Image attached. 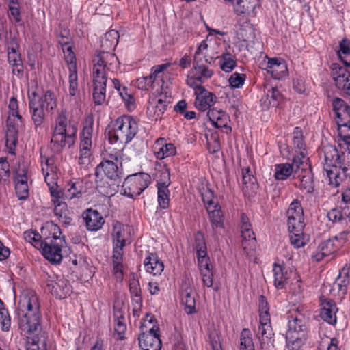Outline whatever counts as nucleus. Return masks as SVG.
<instances>
[{"instance_id": "nucleus-44", "label": "nucleus", "mask_w": 350, "mask_h": 350, "mask_svg": "<svg viewBox=\"0 0 350 350\" xmlns=\"http://www.w3.org/2000/svg\"><path fill=\"white\" fill-rule=\"evenodd\" d=\"M240 340V350H254L250 329L242 330Z\"/></svg>"}, {"instance_id": "nucleus-12", "label": "nucleus", "mask_w": 350, "mask_h": 350, "mask_svg": "<svg viewBox=\"0 0 350 350\" xmlns=\"http://www.w3.org/2000/svg\"><path fill=\"white\" fill-rule=\"evenodd\" d=\"M331 68L336 87L350 96V72L337 64H332Z\"/></svg>"}, {"instance_id": "nucleus-24", "label": "nucleus", "mask_w": 350, "mask_h": 350, "mask_svg": "<svg viewBox=\"0 0 350 350\" xmlns=\"http://www.w3.org/2000/svg\"><path fill=\"white\" fill-rule=\"evenodd\" d=\"M266 70L275 79H280L288 74L287 64L280 58H269Z\"/></svg>"}, {"instance_id": "nucleus-42", "label": "nucleus", "mask_w": 350, "mask_h": 350, "mask_svg": "<svg viewBox=\"0 0 350 350\" xmlns=\"http://www.w3.org/2000/svg\"><path fill=\"white\" fill-rule=\"evenodd\" d=\"M49 176L46 174L45 176V182L49 187L50 193L52 196V201L53 203H57L59 202H62V198H65L64 190H59L57 189V185L55 181L49 182Z\"/></svg>"}, {"instance_id": "nucleus-19", "label": "nucleus", "mask_w": 350, "mask_h": 350, "mask_svg": "<svg viewBox=\"0 0 350 350\" xmlns=\"http://www.w3.org/2000/svg\"><path fill=\"white\" fill-rule=\"evenodd\" d=\"M113 245L125 246L130 237L129 228L117 220L112 222Z\"/></svg>"}, {"instance_id": "nucleus-51", "label": "nucleus", "mask_w": 350, "mask_h": 350, "mask_svg": "<svg viewBox=\"0 0 350 350\" xmlns=\"http://www.w3.org/2000/svg\"><path fill=\"white\" fill-rule=\"evenodd\" d=\"M345 215H347L345 208L342 210L340 207H336L327 213V217L332 222H340L342 220H346Z\"/></svg>"}, {"instance_id": "nucleus-48", "label": "nucleus", "mask_w": 350, "mask_h": 350, "mask_svg": "<svg viewBox=\"0 0 350 350\" xmlns=\"http://www.w3.org/2000/svg\"><path fill=\"white\" fill-rule=\"evenodd\" d=\"M158 193V202L161 208H166L169 204L170 191L168 187L157 186Z\"/></svg>"}, {"instance_id": "nucleus-22", "label": "nucleus", "mask_w": 350, "mask_h": 350, "mask_svg": "<svg viewBox=\"0 0 350 350\" xmlns=\"http://www.w3.org/2000/svg\"><path fill=\"white\" fill-rule=\"evenodd\" d=\"M37 93L33 92L31 95H29V107L31 114V118L36 127L40 126L45 118V111L44 108L41 107L37 102Z\"/></svg>"}, {"instance_id": "nucleus-5", "label": "nucleus", "mask_w": 350, "mask_h": 350, "mask_svg": "<svg viewBox=\"0 0 350 350\" xmlns=\"http://www.w3.org/2000/svg\"><path fill=\"white\" fill-rule=\"evenodd\" d=\"M110 129L107 132L111 144L119 142L121 144H128L135 136L138 131L137 122L131 116L123 115L113 121L109 126Z\"/></svg>"}, {"instance_id": "nucleus-39", "label": "nucleus", "mask_w": 350, "mask_h": 350, "mask_svg": "<svg viewBox=\"0 0 350 350\" xmlns=\"http://www.w3.org/2000/svg\"><path fill=\"white\" fill-rule=\"evenodd\" d=\"M213 228H222L224 217L219 205L213 208L207 209Z\"/></svg>"}, {"instance_id": "nucleus-56", "label": "nucleus", "mask_w": 350, "mask_h": 350, "mask_svg": "<svg viewBox=\"0 0 350 350\" xmlns=\"http://www.w3.org/2000/svg\"><path fill=\"white\" fill-rule=\"evenodd\" d=\"M8 15L10 18H12L17 23H19L21 21L19 8L17 5V2L14 0L10 1Z\"/></svg>"}, {"instance_id": "nucleus-36", "label": "nucleus", "mask_w": 350, "mask_h": 350, "mask_svg": "<svg viewBox=\"0 0 350 350\" xmlns=\"http://www.w3.org/2000/svg\"><path fill=\"white\" fill-rule=\"evenodd\" d=\"M37 102L40 107L44 108L46 111H53L57 107V101L55 95L51 90H47L44 94L37 99Z\"/></svg>"}, {"instance_id": "nucleus-34", "label": "nucleus", "mask_w": 350, "mask_h": 350, "mask_svg": "<svg viewBox=\"0 0 350 350\" xmlns=\"http://www.w3.org/2000/svg\"><path fill=\"white\" fill-rule=\"evenodd\" d=\"M285 267L280 264L274 263L273 272L274 275V284L278 289H282L284 287L287 280V272L284 271Z\"/></svg>"}, {"instance_id": "nucleus-47", "label": "nucleus", "mask_w": 350, "mask_h": 350, "mask_svg": "<svg viewBox=\"0 0 350 350\" xmlns=\"http://www.w3.org/2000/svg\"><path fill=\"white\" fill-rule=\"evenodd\" d=\"M319 246L320 250L329 256L336 252L340 247V244L337 243L334 238H332L323 241Z\"/></svg>"}, {"instance_id": "nucleus-55", "label": "nucleus", "mask_w": 350, "mask_h": 350, "mask_svg": "<svg viewBox=\"0 0 350 350\" xmlns=\"http://www.w3.org/2000/svg\"><path fill=\"white\" fill-rule=\"evenodd\" d=\"M195 249L197 254L207 253L204 236L201 232H197L195 234Z\"/></svg>"}, {"instance_id": "nucleus-46", "label": "nucleus", "mask_w": 350, "mask_h": 350, "mask_svg": "<svg viewBox=\"0 0 350 350\" xmlns=\"http://www.w3.org/2000/svg\"><path fill=\"white\" fill-rule=\"evenodd\" d=\"M293 144L294 147L301 151H306V144L304 141L303 132L300 127H295L293 133Z\"/></svg>"}, {"instance_id": "nucleus-4", "label": "nucleus", "mask_w": 350, "mask_h": 350, "mask_svg": "<svg viewBox=\"0 0 350 350\" xmlns=\"http://www.w3.org/2000/svg\"><path fill=\"white\" fill-rule=\"evenodd\" d=\"M52 236H46L44 239L40 243V248L43 256L46 259L52 263L58 264L62 260V248L66 245L64 237H61V230L59 227L53 224H47L45 228H43L42 233L46 235V232Z\"/></svg>"}, {"instance_id": "nucleus-8", "label": "nucleus", "mask_w": 350, "mask_h": 350, "mask_svg": "<svg viewBox=\"0 0 350 350\" xmlns=\"http://www.w3.org/2000/svg\"><path fill=\"white\" fill-rule=\"evenodd\" d=\"M148 174L141 172L128 176L122 185L121 193L131 198L139 196L150 184Z\"/></svg>"}, {"instance_id": "nucleus-13", "label": "nucleus", "mask_w": 350, "mask_h": 350, "mask_svg": "<svg viewBox=\"0 0 350 350\" xmlns=\"http://www.w3.org/2000/svg\"><path fill=\"white\" fill-rule=\"evenodd\" d=\"M160 329H148L139 336V345L142 350H160L161 341Z\"/></svg>"}, {"instance_id": "nucleus-45", "label": "nucleus", "mask_w": 350, "mask_h": 350, "mask_svg": "<svg viewBox=\"0 0 350 350\" xmlns=\"http://www.w3.org/2000/svg\"><path fill=\"white\" fill-rule=\"evenodd\" d=\"M15 184V191L18 199L25 200L29 196V186L27 180H14Z\"/></svg>"}, {"instance_id": "nucleus-25", "label": "nucleus", "mask_w": 350, "mask_h": 350, "mask_svg": "<svg viewBox=\"0 0 350 350\" xmlns=\"http://www.w3.org/2000/svg\"><path fill=\"white\" fill-rule=\"evenodd\" d=\"M333 111L337 124L350 122V106L342 99L335 98L332 100Z\"/></svg>"}, {"instance_id": "nucleus-21", "label": "nucleus", "mask_w": 350, "mask_h": 350, "mask_svg": "<svg viewBox=\"0 0 350 350\" xmlns=\"http://www.w3.org/2000/svg\"><path fill=\"white\" fill-rule=\"evenodd\" d=\"M205 63H208V59L198 58V56L197 57H194L193 68L190 72L196 75V78L200 81H204V80L210 79L213 75V71L209 69ZM208 63L211 62H208Z\"/></svg>"}, {"instance_id": "nucleus-64", "label": "nucleus", "mask_w": 350, "mask_h": 350, "mask_svg": "<svg viewBox=\"0 0 350 350\" xmlns=\"http://www.w3.org/2000/svg\"><path fill=\"white\" fill-rule=\"evenodd\" d=\"M27 172V165L24 162L18 163V165L15 170V176L14 180H28Z\"/></svg>"}, {"instance_id": "nucleus-49", "label": "nucleus", "mask_w": 350, "mask_h": 350, "mask_svg": "<svg viewBox=\"0 0 350 350\" xmlns=\"http://www.w3.org/2000/svg\"><path fill=\"white\" fill-rule=\"evenodd\" d=\"M68 187L66 190L64 189L65 198L72 199L81 194L83 190L81 182L70 183L68 184Z\"/></svg>"}, {"instance_id": "nucleus-33", "label": "nucleus", "mask_w": 350, "mask_h": 350, "mask_svg": "<svg viewBox=\"0 0 350 350\" xmlns=\"http://www.w3.org/2000/svg\"><path fill=\"white\" fill-rule=\"evenodd\" d=\"M94 120L90 117L84 122L81 134L80 147L91 148Z\"/></svg>"}, {"instance_id": "nucleus-50", "label": "nucleus", "mask_w": 350, "mask_h": 350, "mask_svg": "<svg viewBox=\"0 0 350 350\" xmlns=\"http://www.w3.org/2000/svg\"><path fill=\"white\" fill-rule=\"evenodd\" d=\"M303 329H287L286 333V338L288 343H291L293 345H301L302 339L301 338Z\"/></svg>"}, {"instance_id": "nucleus-28", "label": "nucleus", "mask_w": 350, "mask_h": 350, "mask_svg": "<svg viewBox=\"0 0 350 350\" xmlns=\"http://www.w3.org/2000/svg\"><path fill=\"white\" fill-rule=\"evenodd\" d=\"M18 142V129L10 118L7 120V130L5 133V146L9 153L15 154V149Z\"/></svg>"}, {"instance_id": "nucleus-41", "label": "nucleus", "mask_w": 350, "mask_h": 350, "mask_svg": "<svg viewBox=\"0 0 350 350\" xmlns=\"http://www.w3.org/2000/svg\"><path fill=\"white\" fill-rule=\"evenodd\" d=\"M306 152L301 151L299 153V155L295 156L293 159L292 163H290L291 165L293 166V169L295 172V174H299L302 168H308V163L306 161L308 159L306 157Z\"/></svg>"}, {"instance_id": "nucleus-26", "label": "nucleus", "mask_w": 350, "mask_h": 350, "mask_svg": "<svg viewBox=\"0 0 350 350\" xmlns=\"http://www.w3.org/2000/svg\"><path fill=\"white\" fill-rule=\"evenodd\" d=\"M321 301L322 306L321 317L322 319L329 325H334L336 323V313L338 311L335 302L329 299H321Z\"/></svg>"}, {"instance_id": "nucleus-27", "label": "nucleus", "mask_w": 350, "mask_h": 350, "mask_svg": "<svg viewBox=\"0 0 350 350\" xmlns=\"http://www.w3.org/2000/svg\"><path fill=\"white\" fill-rule=\"evenodd\" d=\"M350 267L345 264L340 270L339 275L333 285V290L337 289L338 295L343 296L347 293V286L350 282Z\"/></svg>"}, {"instance_id": "nucleus-16", "label": "nucleus", "mask_w": 350, "mask_h": 350, "mask_svg": "<svg viewBox=\"0 0 350 350\" xmlns=\"http://www.w3.org/2000/svg\"><path fill=\"white\" fill-rule=\"evenodd\" d=\"M195 106L202 111H205L213 106L217 101V96L205 88H200L195 93Z\"/></svg>"}, {"instance_id": "nucleus-57", "label": "nucleus", "mask_w": 350, "mask_h": 350, "mask_svg": "<svg viewBox=\"0 0 350 350\" xmlns=\"http://www.w3.org/2000/svg\"><path fill=\"white\" fill-rule=\"evenodd\" d=\"M245 79V74L234 72L230 77L228 81L232 88H240L243 85Z\"/></svg>"}, {"instance_id": "nucleus-23", "label": "nucleus", "mask_w": 350, "mask_h": 350, "mask_svg": "<svg viewBox=\"0 0 350 350\" xmlns=\"http://www.w3.org/2000/svg\"><path fill=\"white\" fill-rule=\"evenodd\" d=\"M68 96L70 104L72 107L77 108L80 105L81 98L78 87V75L77 70H69L68 76Z\"/></svg>"}, {"instance_id": "nucleus-40", "label": "nucleus", "mask_w": 350, "mask_h": 350, "mask_svg": "<svg viewBox=\"0 0 350 350\" xmlns=\"http://www.w3.org/2000/svg\"><path fill=\"white\" fill-rule=\"evenodd\" d=\"M119 33L116 30H110L105 34L101 46L105 49H114L118 43Z\"/></svg>"}, {"instance_id": "nucleus-63", "label": "nucleus", "mask_w": 350, "mask_h": 350, "mask_svg": "<svg viewBox=\"0 0 350 350\" xmlns=\"http://www.w3.org/2000/svg\"><path fill=\"white\" fill-rule=\"evenodd\" d=\"M287 225L289 231L301 232L304 228V219H298L295 217H288Z\"/></svg>"}, {"instance_id": "nucleus-10", "label": "nucleus", "mask_w": 350, "mask_h": 350, "mask_svg": "<svg viewBox=\"0 0 350 350\" xmlns=\"http://www.w3.org/2000/svg\"><path fill=\"white\" fill-rule=\"evenodd\" d=\"M103 172L105 175L114 182V184H117L120 182L121 178L123 176V169L122 161H116L113 163L111 160L103 161L96 167L95 170V176L96 178L99 177V175Z\"/></svg>"}, {"instance_id": "nucleus-14", "label": "nucleus", "mask_w": 350, "mask_h": 350, "mask_svg": "<svg viewBox=\"0 0 350 350\" xmlns=\"http://www.w3.org/2000/svg\"><path fill=\"white\" fill-rule=\"evenodd\" d=\"M26 350H46L45 332L42 329H27Z\"/></svg>"}, {"instance_id": "nucleus-18", "label": "nucleus", "mask_w": 350, "mask_h": 350, "mask_svg": "<svg viewBox=\"0 0 350 350\" xmlns=\"http://www.w3.org/2000/svg\"><path fill=\"white\" fill-rule=\"evenodd\" d=\"M154 155L157 159L174 156L176 154V148L174 144L167 142L165 138L157 139L152 146Z\"/></svg>"}, {"instance_id": "nucleus-15", "label": "nucleus", "mask_w": 350, "mask_h": 350, "mask_svg": "<svg viewBox=\"0 0 350 350\" xmlns=\"http://www.w3.org/2000/svg\"><path fill=\"white\" fill-rule=\"evenodd\" d=\"M8 60L12 67V73L21 77L24 73V66L18 51V44L16 42L11 43L7 48Z\"/></svg>"}, {"instance_id": "nucleus-43", "label": "nucleus", "mask_w": 350, "mask_h": 350, "mask_svg": "<svg viewBox=\"0 0 350 350\" xmlns=\"http://www.w3.org/2000/svg\"><path fill=\"white\" fill-rule=\"evenodd\" d=\"M286 215L287 217H295L297 220L304 219L303 208L297 200H295L291 203Z\"/></svg>"}, {"instance_id": "nucleus-7", "label": "nucleus", "mask_w": 350, "mask_h": 350, "mask_svg": "<svg viewBox=\"0 0 350 350\" xmlns=\"http://www.w3.org/2000/svg\"><path fill=\"white\" fill-rule=\"evenodd\" d=\"M170 64H163L152 67L151 72L148 76L139 77L136 79L135 86L142 90H148L150 88L159 91L164 89V76L165 70Z\"/></svg>"}, {"instance_id": "nucleus-6", "label": "nucleus", "mask_w": 350, "mask_h": 350, "mask_svg": "<svg viewBox=\"0 0 350 350\" xmlns=\"http://www.w3.org/2000/svg\"><path fill=\"white\" fill-rule=\"evenodd\" d=\"M76 133L77 128L72 125L67 127V118L61 113L57 118L51 142L56 144L59 149L65 146L70 148L75 143Z\"/></svg>"}, {"instance_id": "nucleus-37", "label": "nucleus", "mask_w": 350, "mask_h": 350, "mask_svg": "<svg viewBox=\"0 0 350 350\" xmlns=\"http://www.w3.org/2000/svg\"><path fill=\"white\" fill-rule=\"evenodd\" d=\"M54 214L58 217L59 220L64 224H70L72 222V219L69 216V211L66 203L62 201L54 203Z\"/></svg>"}, {"instance_id": "nucleus-52", "label": "nucleus", "mask_w": 350, "mask_h": 350, "mask_svg": "<svg viewBox=\"0 0 350 350\" xmlns=\"http://www.w3.org/2000/svg\"><path fill=\"white\" fill-rule=\"evenodd\" d=\"M63 51L64 54L65 61L68 64V70H77L76 66V57L75 53L72 51V47L71 46H68L66 48H63Z\"/></svg>"}, {"instance_id": "nucleus-62", "label": "nucleus", "mask_w": 350, "mask_h": 350, "mask_svg": "<svg viewBox=\"0 0 350 350\" xmlns=\"http://www.w3.org/2000/svg\"><path fill=\"white\" fill-rule=\"evenodd\" d=\"M168 103L169 101H167L166 100H163L160 98L157 100L155 105L152 106V108L155 109L154 118L156 120L160 118L161 116L164 113V112L167 109Z\"/></svg>"}, {"instance_id": "nucleus-61", "label": "nucleus", "mask_w": 350, "mask_h": 350, "mask_svg": "<svg viewBox=\"0 0 350 350\" xmlns=\"http://www.w3.org/2000/svg\"><path fill=\"white\" fill-rule=\"evenodd\" d=\"M198 264L200 273L204 272V270H211L212 266L210 265V258L207 253L197 254Z\"/></svg>"}, {"instance_id": "nucleus-11", "label": "nucleus", "mask_w": 350, "mask_h": 350, "mask_svg": "<svg viewBox=\"0 0 350 350\" xmlns=\"http://www.w3.org/2000/svg\"><path fill=\"white\" fill-rule=\"evenodd\" d=\"M49 278L46 282V287L56 298L62 299L71 294L72 287L67 279L63 276H56L55 279Z\"/></svg>"}, {"instance_id": "nucleus-60", "label": "nucleus", "mask_w": 350, "mask_h": 350, "mask_svg": "<svg viewBox=\"0 0 350 350\" xmlns=\"http://www.w3.org/2000/svg\"><path fill=\"white\" fill-rule=\"evenodd\" d=\"M10 113L8 118H10L12 120V122L14 121V118H17V119L21 122L22 116L18 113V101L15 98H12L10 100L9 105H8Z\"/></svg>"}, {"instance_id": "nucleus-29", "label": "nucleus", "mask_w": 350, "mask_h": 350, "mask_svg": "<svg viewBox=\"0 0 350 350\" xmlns=\"http://www.w3.org/2000/svg\"><path fill=\"white\" fill-rule=\"evenodd\" d=\"M297 179L299 182V187L301 189L306 190L308 193L314 191L313 173L310 166L308 168H302L297 174Z\"/></svg>"}, {"instance_id": "nucleus-59", "label": "nucleus", "mask_w": 350, "mask_h": 350, "mask_svg": "<svg viewBox=\"0 0 350 350\" xmlns=\"http://www.w3.org/2000/svg\"><path fill=\"white\" fill-rule=\"evenodd\" d=\"M291 233L290 235V241L293 245L296 248H300L305 245L304 238L303 237V231L301 232H295V231H289Z\"/></svg>"}, {"instance_id": "nucleus-2", "label": "nucleus", "mask_w": 350, "mask_h": 350, "mask_svg": "<svg viewBox=\"0 0 350 350\" xmlns=\"http://www.w3.org/2000/svg\"><path fill=\"white\" fill-rule=\"evenodd\" d=\"M324 172L329 185L338 187L345 180H350V151L339 152L332 146L324 148Z\"/></svg>"}, {"instance_id": "nucleus-54", "label": "nucleus", "mask_w": 350, "mask_h": 350, "mask_svg": "<svg viewBox=\"0 0 350 350\" xmlns=\"http://www.w3.org/2000/svg\"><path fill=\"white\" fill-rule=\"evenodd\" d=\"M305 317L299 313L295 312L289 317L288 328H301L305 326Z\"/></svg>"}, {"instance_id": "nucleus-38", "label": "nucleus", "mask_w": 350, "mask_h": 350, "mask_svg": "<svg viewBox=\"0 0 350 350\" xmlns=\"http://www.w3.org/2000/svg\"><path fill=\"white\" fill-rule=\"evenodd\" d=\"M221 69L226 72H231L235 67L237 63L232 55L229 52L223 53L220 57H217Z\"/></svg>"}, {"instance_id": "nucleus-53", "label": "nucleus", "mask_w": 350, "mask_h": 350, "mask_svg": "<svg viewBox=\"0 0 350 350\" xmlns=\"http://www.w3.org/2000/svg\"><path fill=\"white\" fill-rule=\"evenodd\" d=\"M338 134L344 143L350 146V122H338Z\"/></svg>"}, {"instance_id": "nucleus-20", "label": "nucleus", "mask_w": 350, "mask_h": 350, "mask_svg": "<svg viewBox=\"0 0 350 350\" xmlns=\"http://www.w3.org/2000/svg\"><path fill=\"white\" fill-rule=\"evenodd\" d=\"M83 217L85 222L86 228L90 231L100 230L105 224V219L96 210L88 208L83 213Z\"/></svg>"}, {"instance_id": "nucleus-30", "label": "nucleus", "mask_w": 350, "mask_h": 350, "mask_svg": "<svg viewBox=\"0 0 350 350\" xmlns=\"http://www.w3.org/2000/svg\"><path fill=\"white\" fill-rule=\"evenodd\" d=\"M147 272L154 275H160L164 269L163 262L159 259L155 254H150L144 262Z\"/></svg>"}, {"instance_id": "nucleus-32", "label": "nucleus", "mask_w": 350, "mask_h": 350, "mask_svg": "<svg viewBox=\"0 0 350 350\" xmlns=\"http://www.w3.org/2000/svg\"><path fill=\"white\" fill-rule=\"evenodd\" d=\"M199 191L206 210L219 205L208 183L202 185Z\"/></svg>"}, {"instance_id": "nucleus-31", "label": "nucleus", "mask_w": 350, "mask_h": 350, "mask_svg": "<svg viewBox=\"0 0 350 350\" xmlns=\"http://www.w3.org/2000/svg\"><path fill=\"white\" fill-rule=\"evenodd\" d=\"M129 291L132 298L133 305L139 308L142 305V291L139 282L135 275L129 280Z\"/></svg>"}, {"instance_id": "nucleus-3", "label": "nucleus", "mask_w": 350, "mask_h": 350, "mask_svg": "<svg viewBox=\"0 0 350 350\" xmlns=\"http://www.w3.org/2000/svg\"><path fill=\"white\" fill-rule=\"evenodd\" d=\"M16 312L19 328H38L41 325L40 305L33 294L20 297Z\"/></svg>"}, {"instance_id": "nucleus-1", "label": "nucleus", "mask_w": 350, "mask_h": 350, "mask_svg": "<svg viewBox=\"0 0 350 350\" xmlns=\"http://www.w3.org/2000/svg\"><path fill=\"white\" fill-rule=\"evenodd\" d=\"M92 62L93 100L100 105L105 101L107 79L117 71L119 61L115 53L103 50L96 53Z\"/></svg>"}, {"instance_id": "nucleus-9", "label": "nucleus", "mask_w": 350, "mask_h": 350, "mask_svg": "<svg viewBox=\"0 0 350 350\" xmlns=\"http://www.w3.org/2000/svg\"><path fill=\"white\" fill-rule=\"evenodd\" d=\"M240 228L243 238L241 243L243 250L246 255L252 256L257 247V241L249 219L245 213L241 215Z\"/></svg>"}, {"instance_id": "nucleus-17", "label": "nucleus", "mask_w": 350, "mask_h": 350, "mask_svg": "<svg viewBox=\"0 0 350 350\" xmlns=\"http://www.w3.org/2000/svg\"><path fill=\"white\" fill-rule=\"evenodd\" d=\"M180 295L182 302L185 305V312L188 314L195 313L196 312L195 293L189 282L186 280L183 281L180 286Z\"/></svg>"}, {"instance_id": "nucleus-58", "label": "nucleus", "mask_w": 350, "mask_h": 350, "mask_svg": "<svg viewBox=\"0 0 350 350\" xmlns=\"http://www.w3.org/2000/svg\"><path fill=\"white\" fill-rule=\"evenodd\" d=\"M91 148L80 147L78 163L82 167H86L90 163Z\"/></svg>"}, {"instance_id": "nucleus-35", "label": "nucleus", "mask_w": 350, "mask_h": 350, "mask_svg": "<svg viewBox=\"0 0 350 350\" xmlns=\"http://www.w3.org/2000/svg\"><path fill=\"white\" fill-rule=\"evenodd\" d=\"M274 177L278 180H284L290 177L292 174H295L293 166L288 163H280L275 165ZM295 178V176H293Z\"/></svg>"}]
</instances>
